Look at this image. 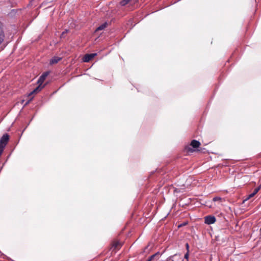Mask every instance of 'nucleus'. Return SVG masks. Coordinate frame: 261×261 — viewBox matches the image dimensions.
<instances>
[{"label": "nucleus", "mask_w": 261, "mask_h": 261, "mask_svg": "<svg viewBox=\"0 0 261 261\" xmlns=\"http://www.w3.org/2000/svg\"><path fill=\"white\" fill-rule=\"evenodd\" d=\"M33 98V97L30 98L29 100H28V101L24 105V106H26L27 105H28L30 102V101L32 100Z\"/></svg>", "instance_id": "obj_17"}, {"label": "nucleus", "mask_w": 261, "mask_h": 261, "mask_svg": "<svg viewBox=\"0 0 261 261\" xmlns=\"http://www.w3.org/2000/svg\"><path fill=\"white\" fill-rule=\"evenodd\" d=\"M178 257V260H180V261H184V259L180 258L179 257V256L177 255L176 254H174V255L173 256H171L170 257H169V259L171 261H174L173 259H172L173 258H174V257Z\"/></svg>", "instance_id": "obj_10"}, {"label": "nucleus", "mask_w": 261, "mask_h": 261, "mask_svg": "<svg viewBox=\"0 0 261 261\" xmlns=\"http://www.w3.org/2000/svg\"><path fill=\"white\" fill-rule=\"evenodd\" d=\"M201 143L200 142L196 140H193L191 142L190 146L187 147V149L188 152H193L195 150L194 149L199 147Z\"/></svg>", "instance_id": "obj_2"}, {"label": "nucleus", "mask_w": 261, "mask_h": 261, "mask_svg": "<svg viewBox=\"0 0 261 261\" xmlns=\"http://www.w3.org/2000/svg\"><path fill=\"white\" fill-rule=\"evenodd\" d=\"M65 37V31H63L62 34H61V38H63Z\"/></svg>", "instance_id": "obj_20"}, {"label": "nucleus", "mask_w": 261, "mask_h": 261, "mask_svg": "<svg viewBox=\"0 0 261 261\" xmlns=\"http://www.w3.org/2000/svg\"><path fill=\"white\" fill-rule=\"evenodd\" d=\"M216 221V218L211 215H208L204 217V222L207 224H212Z\"/></svg>", "instance_id": "obj_5"}, {"label": "nucleus", "mask_w": 261, "mask_h": 261, "mask_svg": "<svg viewBox=\"0 0 261 261\" xmlns=\"http://www.w3.org/2000/svg\"><path fill=\"white\" fill-rule=\"evenodd\" d=\"M255 195V194L253 193H252L251 194H250L249 196H248V199L250 198H252Z\"/></svg>", "instance_id": "obj_21"}, {"label": "nucleus", "mask_w": 261, "mask_h": 261, "mask_svg": "<svg viewBox=\"0 0 261 261\" xmlns=\"http://www.w3.org/2000/svg\"><path fill=\"white\" fill-rule=\"evenodd\" d=\"M5 37L4 33L3 31H1L0 33V44L3 42L4 41Z\"/></svg>", "instance_id": "obj_11"}, {"label": "nucleus", "mask_w": 261, "mask_h": 261, "mask_svg": "<svg viewBox=\"0 0 261 261\" xmlns=\"http://www.w3.org/2000/svg\"><path fill=\"white\" fill-rule=\"evenodd\" d=\"M50 73L49 71H47L42 73V74L39 78L37 83H41L43 84V82L45 80L47 76L49 75Z\"/></svg>", "instance_id": "obj_6"}, {"label": "nucleus", "mask_w": 261, "mask_h": 261, "mask_svg": "<svg viewBox=\"0 0 261 261\" xmlns=\"http://www.w3.org/2000/svg\"><path fill=\"white\" fill-rule=\"evenodd\" d=\"M62 59V57H54L53 58H52L50 60V62H49V64L50 65H53V64H56L59 61H60V60H61Z\"/></svg>", "instance_id": "obj_8"}, {"label": "nucleus", "mask_w": 261, "mask_h": 261, "mask_svg": "<svg viewBox=\"0 0 261 261\" xmlns=\"http://www.w3.org/2000/svg\"><path fill=\"white\" fill-rule=\"evenodd\" d=\"M130 1V0H122L120 2V4L122 6H125L128 2Z\"/></svg>", "instance_id": "obj_12"}, {"label": "nucleus", "mask_w": 261, "mask_h": 261, "mask_svg": "<svg viewBox=\"0 0 261 261\" xmlns=\"http://www.w3.org/2000/svg\"><path fill=\"white\" fill-rule=\"evenodd\" d=\"M261 188V186H259V187L256 188L254 190L253 193L255 195L260 190Z\"/></svg>", "instance_id": "obj_15"}, {"label": "nucleus", "mask_w": 261, "mask_h": 261, "mask_svg": "<svg viewBox=\"0 0 261 261\" xmlns=\"http://www.w3.org/2000/svg\"><path fill=\"white\" fill-rule=\"evenodd\" d=\"M2 22L0 21V29L2 28Z\"/></svg>", "instance_id": "obj_23"}, {"label": "nucleus", "mask_w": 261, "mask_h": 261, "mask_svg": "<svg viewBox=\"0 0 261 261\" xmlns=\"http://www.w3.org/2000/svg\"><path fill=\"white\" fill-rule=\"evenodd\" d=\"M222 200V198H221L220 197H215L213 199V200L214 201H221Z\"/></svg>", "instance_id": "obj_13"}, {"label": "nucleus", "mask_w": 261, "mask_h": 261, "mask_svg": "<svg viewBox=\"0 0 261 261\" xmlns=\"http://www.w3.org/2000/svg\"><path fill=\"white\" fill-rule=\"evenodd\" d=\"M108 25V23L107 22H105L103 24H102L100 25H99L98 28H97V29H96L95 31L97 32V31H101V30H104L107 27Z\"/></svg>", "instance_id": "obj_9"}, {"label": "nucleus", "mask_w": 261, "mask_h": 261, "mask_svg": "<svg viewBox=\"0 0 261 261\" xmlns=\"http://www.w3.org/2000/svg\"><path fill=\"white\" fill-rule=\"evenodd\" d=\"M38 86L29 94L28 97L31 96L33 94H37L45 86L47 85V83L42 85L41 83H37Z\"/></svg>", "instance_id": "obj_3"}, {"label": "nucleus", "mask_w": 261, "mask_h": 261, "mask_svg": "<svg viewBox=\"0 0 261 261\" xmlns=\"http://www.w3.org/2000/svg\"><path fill=\"white\" fill-rule=\"evenodd\" d=\"M189 252H187L185 255H184V258L186 259L187 261H189Z\"/></svg>", "instance_id": "obj_14"}, {"label": "nucleus", "mask_w": 261, "mask_h": 261, "mask_svg": "<svg viewBox=\"0 0 261 261\" xmlns=\"http://www.w3.org/2000/svg\"><path fill=\"white\" fill-rule=\"evenodd\" d=\"M24 101V100H22L21 103H23Z\"/></svg>", "instance_id": "obj_24"}, {"label": "nucleus", "mask_w": 261, "mask_h": 261, "mask_svg": "<svg viewBox=\"0 0 261 261\" xmlns=\"http://www.w3.org/2000/svg\"><path fill=\"white\" fill-rule=\"evenodd\" d=\"M10 139V136L8 134L5 133L0 139V151L3 152L4 150L8 143Z\"/></svg>", "instance_id": "obj_1"}, {"label": "nucleus", "mask_w": 261, "mask_h": 261, "mask_svg": "<svg viewBox=\"0 0 261 261\" xmlns=\"http://www.w3.org/2000/svg\"><path fill=\"white\" fill-rule=\"evenodd\" d=\"M155 257V255H151L146 261H151Z\"/></svg>", "instance_id": "obj_16"}, {"label": "nucleus", "mask_w": 261, "mask_h": 261, "mask_svg": "<svg viewBox=\"0 0 261 261\" xmlns=\"http://www.w3.org/2000/svg\"><path fill=\"white\" fill-rule=\"evenodd\" d=\"M185 246H186V250H187V252H190V250H189V248H190V246H189V245L188 243H187L185 245Z\"/></svg>", "instance_id": "obj_18"}, {"label": "nucleus", "mask_w": 261, "mask_h": 261, "mask_svg": "<svg viewBox=\"0 0 261 261\" xmlns=\"http://www.w3.org/2000/svg\"><path fill=\"white\" fill-rule=\"evenodd\" d=\"M153 255H155V257H159L160 255V253L159 252H158Z\"/></svg>", "instance_id": "obj_22"}, {"label": "nucleus", "mask_w": 261, "mask_h": 261, "mask_svg": "<svg viewBox=\"0 0 261 261\" xmlns=\"http://www.w3.org/2000/svg\"><path fill=\"white\" fill-rule=\"evenodd\" d=\"M96 55V54H86L83 59V61L85 62H88L91 59H92Z\"/></svg>", "instance_id": "obj_7"}, {"label": "nucleus", "mask_w": 261, "mask_h": 261, "mask_svg": "<svg viewBox=\"0 0 261 261\" xmlns=\"http://www.w3.org/2000/svg\"><path fill=\"white\" fill-rule=\"evenodd\" d=\"M121 246V243L117 240H114L111 243V249L113 251H116L119 250Z\"/></svg>", "instance_id": "obj_4"}, {"label": "nucleus", "mask_w": 261, "mask_h": 261, "mask_svg": "<svg viewBox=\"0 0 261 261\" xmlns=\"http://www.w3.org/2000/svg\"><path fill=\"white\" fill-rule=\"evenodd\" d=\"M188 224L187 222H184L183 223L180 224L178 225V227H182L183 226L186 225Z\"/></svg>", "instance_id": "obj_19"}]
</instances>
